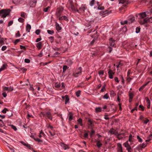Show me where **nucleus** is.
<instances>
[{
	"label": "nucleus",
	"instance_id": "1",
	"mask_svg": "<svg viewBox=\"0 0 152 152\" xmlns=\"http://www.w3.org/2000/svg\"><path fill=\"white\" fill-rule=\"evenodd\" d=\"M41 117H45L46 119H49L52 120L53 118V116L51 115V113L49 111L45 112H41Z\"/></svg>",
	"mask_w": 152,
	"mask_h": 152
},
{
	"label": "nucleus",
	"instance_id": "2",
	"mask_svg": "<svg viewBox=\"0 0 152 152\" xmlns=\"http://www.w3.org/2000/svg\"><path fill=\"white\" fill-rule=\"evenodd\" d=\"M11 11L10 9H4L0 10V16L2 18H5L7 15H8Z\"/></svg>",
	"mask_w": 152,
	"mask_h": 152
},
{
	"label": "nucleus",
	"instance_id": "3",
	"mask_svg": "<svg viewBox=\"0 0 152 152\" xmlns=\"http://www.w3.org/2000/svg\"><path fill=\"white\" fill-rule=\"evenodd\" d=\"M148 23H152V17H151L150 18H144L143 20H141L140 21V23L142 25H144Z\"/></svg>",
	"mask_w": 152,
	"mask_h": 152
},
{
	"label": "nucleus",
	"instance_id": "4",
	"mask_svg": "<svg viewBox=\"0 0 152 152\" xmlns=\"http://www.w3.org/2000/svg\"><path fill=\"white\" fill-rule=\"evenodd\" d=\"M147 15L146 14V12H144L139 14L137 15V17H138V18L141 19L140 21L141 20H143L144 18L146 17Z\"/></svg>",
	"mask_w": 152,
	"mask_h": 152
},
{
	"label": "nucleus",
	"instance_id": "5",
	"mask_svg": "<svg viewBox=\"0 0 152 152\" xmlns=\"http://www.w3.org/2000/svg\"><path fill=\"white\" fill-rule=\"evenodd\" d=\"M77 72L75 73H73V75L75 77H77L79 75H80L81 74L82 69L81 67H79L77 70Z\"/></svg>",
	"mask_w": 152,
	"mask_h": 152
},
{
	"label": "nucleus",
	"instance_id": "6",
	"mask_svg": "<svg viewBox=\"0 0 152 152\" xmlns=\"http://www.w3.org/2000/svg\"><path fill=\"white\" fill-rule=\"evenodd\" d=\"M69 7L73 11H75V12H78L77 10L76 9L75 6H74L72 2V1H69Z\"/></svg>",
	"mask_w": 152,
	"mask_h": 152
},
{
	"label": "nucleus",
	"instance_id": "7",
	"mask_svg": "<svg viewBox=\"0 0 152 152\" xmlns=\"http://www.w3.org/2000/svg\"><path fill=\"white\" fill-rule=\"evenodd\" d=\"M13 88L12 87L10 86V87H3V90L4 91H7L8 92H11L12 91H13Z\"/></svg>",
	"mask_w": 152,
	"mask_h": 152
},
{
	"label": "nucleus",
	"instance_id": "8",
	"mask_svg": "<svg viewBox=\"0 0 152 152\" xmlns=\"http://www.w3.org/2000/svg\"><path fill=\"white\" fill-rule=\"evenodd\" d=\"M108 74L109 75V77L110 79H113V75L115 74L114 72H113L110 69H108Z\"/></svg>",
	"mask_w": 152,
	"mask_h": 152
},
{
	"label": "nucleus",
	"instance_id": "9",
	"mask_svg": "<svg viewBox=\"0 0 152 152\" xmlns=\"http://www.w3.org/2000/svg\"><path fill=\"white\" fill-rule=\"evenodd\" d=\"M60 145L65 150L68 149L69 148V147L67 145H66L63 143H61Z\"/></svg>",
	"mask_w": 152,
	"mask_h": 152
},
{
	"label": "nucleus",
	"instance_id": "10",
	"mask_svg": "<svg viewBox=\"0 0 152 152\" xmlns=\"http://www.w3.org/2000/svg\"><path fill=\"white\" fill-rule=\"evenodd\" d=\"M108 10H106L105 11H102L100 12V14L101 15H105L107 14L110 13H111V11H110L109 12H107Z\"/></svg>",
	"mask_w": 152,
	"mask_h": 152
},
{
	"label": "nucleus",
	"instance_id": "11",
	"mask_svg": "<svg viewBox=\"0 0 152 152\" xmlns=\"http://www.w3.org/2000/svg\"><path fill=\"white\" fill-rule=\"evenodd\" d=\"M110 45L112 47H113L115 44V40H113L112 38H111L109 39Z\"/></svg>",
	"mask_w": 152,
	"mask_h": 152
},
{
	"label": "nucleus",
	"instance_id": "12",
	"mask_svg": "<svg viewBox=\"0 0 152 152\" xmlns=\"http://www.w3.org/2000/svg\"><path fill=\"white\" fill-rule=\"evenodd\" d=\"M118 152H123L121 145L120 143L118 144Z\"/></svg>",
	"mask_w": 152,
	"mask_h": 152
},
{
	"label": "nucleus",
	"instance_id": "13",
	"mask_svg": "<svg viewBox=\"0 0 152 152\" xmlns=\"http://www.w3.org/2000/svg\"><path fill=\"white\" fill-rule=\"evenodd\" d=\"M63 8H58L57 9L56 11V14L58 15H59L60 13L63 11Z\"/></svg>",
	"mask_w": 152,
	"mask_h": 152
},
{
	"label": "nucleus",
	"instance_id": "14",
	"mask_svg": "<svg viewBox=\"0 0 152 152\" xmlns=\"http://www.w3.org/2000/svg\"><path fill=\"white\" fill-rule=\"evenodd\" d=\"M31 29V26L29 24H27L26 26V31L29 32Z\"/></svg>",
	"mask_w": 152,
	"mask_h": 152
},
{
	"label": "nucleus",
	"instance_id": "15",
	"mask_svg": "<svg viewBox=\"0 0 152 152\" xmlns=\"http://www.w3.org/2000/svg\"><path fill=\"white\" fill-rule=\"evenodd\" d=\"M56 29L58 31L61 30V27H60L59 26V24L57 23H56Z\"/></svg>",
	"mask_w": 152,
	"mask_h": 152
},
{
	"label": "nucleus",
	"instance_id": "16",
	"mask_svg": "<svg viewBox=\"0 0 152 152\" xmlns=\"http://www.w3.org/2000/svg\"><path fill=\"white\" fill-rule=\"evenodd\" d=\"M4 39L3 38H0V44L2 45L4 44Z\"/></svg>",
	"mask_w": 152,
	"mask_h": 152
},
{
	"label": "nucleus",
	"instance_id": "17",
	"mask_svg": "<svg viewBox=\"0 0 152 152\" xmlns=\"http://www.w3.org/2000/svg\"><path fill=\"white\" fill-rule=\"evenodd\" d=\"M42 44V43L41 42L37 44L36 47L39 49H41V46Z\"/></svg>",
	"mask_w": 152,
	"mask_h": 152
},
{
	"label": "nucleus",
	"instance_id": "18",
	"mask_svg": "<svg viewBox=\"0 0 152 152\" xmlns=\"http://www.w3.org/2000/svg\"><path fill=\"white\" fill-rule=\"evenodd\" d=\"M149 83V82H147V83H146L143 86H141L139 89V91H141V90H143L144 89V88L145 87V86H146L148 83Z\"/></svg>",
	"mask_w": 152,
	"mask_h": 152
},
{
	"label": "nucleus",
	"instance_id": "19",
	"mask_svg": "<svg viewBox=\"0 0 152 152\" xmlns=\"http://www.w3.org/2000/svg\"><path fill=\"white\" fill-rule=\"evenodd\" d=\"M135 20L134 17H132L129 19L128 23H132Z\"/></svg>",
	"mask_w": 152,
	"mask_h": 152
},
{
	"label": "nucleus",
	"instance_id": "20",
	"mask_svg": "<svg viewBox=\"0 0 152 152\" xmlns=\"http://www.w3.org/2000/svg\"><path fill=\"white\" fill-rule=\"evenodd\" d=\"M73 115V114L72 113L69 112V120L70 121H71L72 119Z\"/></svg>",
	"mask_w": 152,
	"mask_h": 152
},
{
	"label": "nucleus",
	"instance_id": "21",
	"mask_svg": "<svg viewBox=\"0 0 152 152\" xmlns=\"http://www.w3.org/2000/svg\"><path fill=\"white\" fill-rule=\"evenodd\" d=\"M7 65L5 64H4L0 68V72L4 70L6 68Z\"/></svg>",
	"mask_w": 152,
	"mask_h": 152
},
{
	"label": "nucleus",
	"instance_id": "22",
	"mask_svg": "<svg viewBox=\"0 0 152 152\" xmlns=\"http://www.w3.org/2000/svg\"><path fill=\"white\" fill-rule=\"evenodd\" d=\"M59 20H67V17L65 16H62V17H60L59 18Z\"/></svg>",
	"mask_w": 152,
	"mask_h": 152
},
{
	"label": "nucleus",
	"instance_id": "23",
	"mask_svg": "<svg viewBox=\"0 0 152 152\" xmlns=\"http://www.w3.org/2000/svg\"><path fill=\"white\" fill-rule=\"evenodd\" d=\"M81 91L80 90H78L76 92V96L77 97L80 96V95Z\"/></svg>",
	"mask_w": 152,
	"mask_h": 152
},
{
	"label": "nucleus",
	"instance_id": "24",
	"mask_svg": "<svg viewBox=\"0 0 152 152\" xmlns=\"http://www.w3.org/2000/svg\"><path fill=\"white\" fill-rule=\"evenodd\" d=\"M95 111L96 112H100L101 111V108L100 107H96Z\"/></svg>",
	"mask_w": 152,
	"mask_h": 152
},
{
	"label": "nucleus",
	"instance_id": "25",
	"mask_svg": "<svg viewBox=\"0 0 152 152\" xmlns=\"http://www.w3.org/2000/svg\"><path fill=\"white\" fill-rule=\"evenodd\" d=\"M67 68V66L66 65L63 66V73H64L66 70Z\"/></svg>",
	"mask_w": 152,
	"mask_h": 152
},
{
	"label": "nucleus",
	"instance_id": "26",
	"mask_svg": "<svg viewBox=\"0 0 152 152\" xmlns=\"http://www.w3.org/2000/svg\"><path fill=\"white\" fill-rule=\"evenodd\" d=\"M69 100V99L68 96H65V103L66 104Z\"/></svg>",
	"mask_w": 152,
	"mask_h": 152
},
{
	"label": "nucleus",
	"instance_id": "27",
	"mask_svg": "<svg viewBox=\"0 0 152 152\" xmlns=\"http://www.w3.org/2000/svg\"><path fill=\"white\" fill-rule=\"evenodd\" d=\"M129 98L132 99L134 97V94L132 92H129Z\"/></svg>",
	"mask_w": 152,
	"mask_h": 152
},
{
	"label": "nucleus",
	"instance_id": "28",
	"mask_svg": "<svg viewBox=\"0 0 152 152\" xmlns=\"http://www.w3.org/2000/svg\"><path fill=\"white\" fill-rule=\"evenodd\" d=\"M108 94L106 93L103 96V98L104 99H107L109 98Z\"/></svg>",
	"mask_w": 152,
	"mask_h": 152
},
{
	"label": "nucleus",
	"instance_id": "29",
	"mask_svg": "<svg viewBox=\"0 0 152 152\" xmlns=\"http://www.w3.org/2000/svg\"><path fill=\"white\" fill-rule=\"evenodd\" d=\"M34 140L36 141L37 142H42V140H41L38 139V138H33Z\"/></svg>",
	"mask_w": 152,
	"mask_h": 152
},
{
	"label": "nucleus",
	"instance_id": "30",
	"mask_svg": "<svg viewBox=\"0 0 152 152\" xmlns=\"http://www.w3.org/2000/svg\"><path fill=\"white\" fill-rule=\"evenodd\" d=\"M124 146L126 148L130 146L128 143V141L126 142L125 143H124Z\"/></svg>",
	"mask_w": 152,
	"mask_h": 152
},
{
	"label": "nucleus",
	"instance_id": "31",
	"mask_svg": "<svg viewBox=\"0 0 152 152\" xmlns=\"http://www.w3.org/2000/svg\"><path fill=\"white\" fill-rule=\"evenodd\" d=\"M48 33L52 35L54 33V31H51L49 30H47Z\"/></svg>",
	"mask_w": 152,
	"mask_h": 152
},
{
	"label": "nucleus",
	"instance_id": "32",
	"mask_svg": "<svg viewBox=\"0 0 152 152\" xmlns=\"http://www.w3.org/2000/svg\"><path fill=\"white\" fill-rule=\"evenodd\" d=\"M95 0H92L90 3V5L92 6L94 5V4Z\"/></svg>",
	"mask_w": 152,
	"mask_h": 152
},
{
	"label": "nucleus",
	"instance_id": "33",
	"mask_svg": "<svg viewBox=\"0 0 152 152\" xmlns=\"http://www.w3.org/2000/svg\"><path fill=\"white\" fill-rule=\"evenodd\" d=\"M140 28L139 27H137L136 29V32L138 33L140 32Z\"/></svg>",
	"mask_w": 152,
	"mask_h": 152
},
{
	"label": "nucleus",
	"instance_id": "34",
	"mask_svg": "<svg viewBox=\"0 0 152 152\" xmlns=\"http://www.w3.org/2000/svg\"><path fill=\"white\" fill-rule=\"evenodd\" d=\"M128 22V21L127 20H125L124 21H121V25H124L125 24H126Z\"/></svg>",
	"mask_w": 152,
	"mask_h": 152
},
{
	"label": "nucleus",
	"instance_id": "35",
	"mask_svg": "<svg viewBox=\"0 0 152 152\" xmlns=\"http://www.w3.org/2000/svg\"><path fill=\"white\" fill-rule=\"evenodd\" d=\"M105 86H106V85H104L102 87V89L100 91L101 92H104L105 90Z\"/></svg>",
	"mask_w": 152,
	"mask_h": 152
},
{
	"label": "nucleus",
	"instance_id": "36",
	"mask_svg": "<svg viewBox=\"0 0 152 152\" xmlns=\"http://www.w3.org/2000/svg\"><path fill=\"white\" fill-rule=\"evenodd\" d=\"M146 100L147 103V105H151L150 100L148 98H146Z\"/></svg>",
	"mask_w": 152,
	"mask_h": 152
},
{
	"label": "nucleus",
	"instance_id": "37",
	"mask_svg": "<svg viewBox=\"0 0 152 152\" xmlns=\"http://www.w3.org/2000/svg\"><path fill=\"white\" fill-rule=\"evenodd\" d=\"M7 111H8V110L6 108H4L2 111V112L3 113H6Z\"/></svg>",
	"mask_w": 152,
	"mask_h": 152
},
{
	"label": "nucleus",
	"instance_id": "38",
	"mask_svg": "<svg viewBox=\"0 0 152 152\" xmlns=\"http://www.w3.org/2000/svg\"><path fill=\"white\" fill-rule=\"evenodd\" d=\"M24 19L22 18H19L18 19V20L19 22H21V23H23L24 21Z\"/></svg>",
	"mask_w": 152,
	"mask_h": 152
},
{
	"label": "nucleus",
	"instance_id": "39",
	"mask_svg": "<svg viewBox=\"0 0 152 152\" xmlns=\"http://www.w3.org/2000/svg\"><path fill=\"white\" fill-rule=\"evenodd\" d=\"M137 138L139 142H142V139L139 136H137Z\"/></svg>",
	"mask_w": 152,
	"mask_h": 152
},
{
	"label": "nucleus",
	"instance_id": "40",
	"mask_svg": "<svg viewBox=\"0 0 152 152\" xmlns=\"http://www.w3.org/2000/svg\"><path fill=\"white\" fill-rule=\"evenodd\" d=\"M126 0H120L119 1V3L124 4L126 2Z\"/></svg>",
	"mask_w": 152,
	"mask_h": 152
},
{
	"label": "nucleus",
	"instance_id": "41",
	"mask_svg": "<svg viewBox=\"0 0 152 152\" xmlns=\"http://www.w3.org/2000/svg\"><path fill=\"white\" fill-rule=\"evenodd\" d=\"M104 73V72L103 70H101L99 71L98 74L99 75H103Z\"/></svg>",
	"mask_w": 152,
	"mask_h": 152
},
{
	"label": "nucleus",
	"instance_id": "42",
	"mask_svg": "<svg viewBox=\"0 0 152 152\" xmlns=\"http://www.w3.org/2000/svg\"><path fill=\"white\" fill-rule=\"evenodd\" d=\"M40 30L39 29H37L35 33L37 35H39L40 34Z\"/></svg>",
	"mask_w": 152,
	"mask_h": 152
},
{
	"label": "nucleus",
	"instance_id": "43",
	"mask_svg": "<svg viewBox=\"0 0 152 152\" xmlns=\"http://www.w3.org/2000/svg\"><path fill=\"white\" fill-rule=\"evenodd\" d=\"M11 126L12 129H13L15 131H16L17 130V129L15 126L13 125H11Z\"/></svg>",
	"mask_w": 152,
	"mask_h": 152
},
{
	"label": "nucleus",
	"instance_id": "44",
	"mask_svg": "<svg viewBox=\"0 0 152 152\" xmlns=\"http://www.w3.org/2000/svg\"><path fill=\"white\" fill-rule=\"evenodd\" d=\"M126 149L128 152H131V148L130 146L126 148Z\"/></svg>",
	"mask_w": 152,
	"mask_h": 152
},
{
	"label": "nucleus",
	"instance_id": "45",
	"mask_svg": "<svg viewBox=\"0 0 152 152\" xmlns=\"http://www.w3.org/2000/svg\"><path fill=\"white\" fill-rule=\"evenodd\" d=\"M147 146L146 143H143L141 146V147L143 148H145Z\"/></svg>",
	"mask_w": 152,
	"mask_h": 152
},
{
	"label": "nucleus",
	"instance_id": "46",
	"mask_svg": "<svg viewBox=\"0 0 152 152\" xmlns=\"http://www.w3.org/2000/svg\"><path fill=\"white\" fill-rule=\"evenodd\" d=\"M7 47L6 46H2L1 48V50L4 51L5 50L7 49Z\"/></svg>",
	"mask_w": 152,
	"mask_h": 152
},
{
	"label": "nucleus",
	"instance_id": "47",
	"mask_svg": "<svg viewBox=\"0 0 152 152\" xmlns=\"http://www.w3.org/2000/svg\"><path fill=\"white\" fill-rule=\"evenodd\" d=\"M96 145L98 148H100L102 145V144L100 143H96Z\"/></svg>",
	"mask_w": 152,
	"mask_h": 152
},
{
	"label": "nucleus",
	"instance_id": "48",
	"mask_svg": "<svg viewBox=\"0 0 152 152\" xmlns=\"http://www.w3.org/2000/svg\"><path fill=\"white\" fill-rule=\"evenodd\" d=\"M132 79V78H130L129 75L128 74H127V80L128 81H130Z\"/></svg>",
	"mask_w": 152,
	"mask_h": 152
},
{
	"label": "nucleus",
	"instance_id": "49",
	"mask_svg": "<svg viewBox=\"0 0 152 152\" xmlns=\"http://www.w3.org/2000/svg\"><path fill=\"white\" fill-rule=\"evenodd\" d=\"M98 9L100 10H103L104 9V7L103 6L100 7L99 6L98 7Z\"/></svg>",
	"mask_w": 152,
	"mask_h": 152
},
{
	"label": "nucleus",
	"instance_id": "50",
	"mask_svg": "<svg viewBox=\"0 0 152 152\" xmlns=\"http://www.w3.org/2000/svg\"><path fill=\"white\" fill-rule=\"evenodd\" d=\"M27 147L28 148H29V149H31V147L30 146L29 144L27 143L26 144V145L25 146Z\"/></svg>",
	"mask_w": 152,
	"mask_h": 152
},
{
	"label": "nucleus",
	"instance_id": "51",
	"mask_svg": "<svg viewBox=\"0 0 152 152\" xmlns=\"http://www.w3.org/2000/svg\"><path fill=\"white\" fill-rule=\"evenodd\" d=\"M109 132L112 134H115V133L114 131L111 129L109 131Z\"/></svg>",
	"mask_w": 152,
	"mask_h": 152
},
{
	"label": "nucleus",
	"instance_id": "52",
	"mask_svg": "<svg viewBox=\"0 0 152 152\" xmlns=\"http://www.w3.org/2000/svg\"><path fill=\"white\" fill-rule=\"evenodd\" d=\"M24 61L25 63H29L30 62V60L28 59H25L24 60Z\"/></svg>",
	"mask_w": 152,
	"mask_h": 152
},
{
	"label": "nucleus",
	"instance_id": "53",
	"mask_svg": "<svg viewBox=\"0 0 152 152\" xmlns=\"http://www.w3.org/2000/svg\"><path fill=\"white\" fill-rule=\"evenodd\" d=\"M20 32L19 31H18L17 32L16 34V37H19L20 36Z\"/></svg>",
	"mask_w": 152,
	"mask_h": 152
},
{
	"label": "nucleus",
	"instance_id": "54",
	"mask_svg": "<svg viewBox=\"0 0 152 152\" xmlns=\"http://www.w3.org/2000/svg\"><path fill=\"white\" fill-rule=\"evenodd\" d=\"M50 40L51 41V42H53L54 37H50L49 38Z\"/></svg>",
	"mask_w": 152,
	"mask_h": 152
},
{
	"label": "nucleus",
	"instance_id": "55",
	"mask_svg": "<svg viewBox=\"0 0 152 152\" xmlns=\"http://www.w3.org/2000/svg\"><path fill=\"white\" fill-rule=\"evenodd\" d=\"M107 49V50H109V53H110L111 51L112 50V48L110 47H109Z\"/></svg>",
	"mask_w": 152,
	"mask_h": 152
},
{
	"label": "nucleus",
	"instance_id": "56",
	"mask_svg": "<svg viewBox=\"0 0 152 152\" xmlns=\"http://www.w3.org/2000/svg\"><path fill=\"white\" fill-rule=\"evenodd\" d=\"M21 16L22 17L25 18V13L23 12H22L21 13Z\"/></svg>",
	"mask_w": 152,
	"mask_h": 152
},
{
	"label": "nucleus",
	"instance_id": "57",
	"mask_svg": "<svg viewBox=\"0 0 152 152\" xmlns=\"http://www.w3.org/2000/svg\"><path fill=\"white\" fill-rule=\"evenodd\" d=\"M20 70L23 71V72H25L26 71L27 69L23 68H20Z\"/></svg>",
	"mask_w": 152,
	"mask_h": 152
},
{
	"label": "nucleus",
	"instance_id": "58",
	"mask_svg": "<svg viewBox=\"0 0 152 152\" xmlns=\"http://www.w3.org/2000/svg\"><path fill=\"white\" fill-rule=\"evenodd\" d=\"M49 8V7H48L47 8H44L43 10L45 12H48V9Z\"/></svg>",
	"mask_w": 152,
	"mask_h": 152
},
{
	"label": "nucleus",
	"instance_id": "59",
	"mask_svg": "<svg viewBox=\"0 0 152 152\" xmlns=\"http://www.w3.org/2000/svg\"><path fill=\"white\" fill-rule=\"evenodd\" d=\"M20 39H18L15 40L14 43L15 44H16L17 43L20 41Z\"/></svg>",
	"mask_w": 152,
	"mask_h": 152
},
{
	"label": "nucleus",
	"instance_id": "60",
	"mask_svg": "<svg viewBox=\"0 0 152 152\" xmlns=\"http://www.w3.org/2000/svg\"><path fill=\"white\" fill-rule=\"evenodd\" d=\"M95 131L94 130H92L91 131V132L90 134L91 137L92 135L94 134L95 133Z\"/></svg>",
	"mask_w": 152,
	"mask_h": 152
},
{
	"label": "nucleus",
	"instance_id": "61",
	"mask_svg": "<svg viewBox=\"0 0 152 152\" xmlns=\"http://www.w3.org/2000/svg\"><path fill=\"white\" fill-rule=\"evenodd\" d=\"M13 23V22L12 21H10L8 23V26H10Z\"/></svg>",
	"mask_w": 152,
	"mask_h": 152
},
{
	"label": "nucleus",
	"instance_id": "62",
	"mask_svg": "<svg viewBox=\"0 0 152 152\" xmlns=\"http://www.w3.org/2000/svg\"><path fill=\"white\" fill-rule=\"evenodd\" d=\"M114 80H115V82H117L118 83L119 82V81L118 80V78L117 77H115V78H114Z\"/></svg>",
	"mask_w": 152,
	"mask_h": 152
},
{
	"label": "nucleus",
	"instance_id": "63",
	"mask_svg": "<svg viewBox=\"0 0 152 152\" xmlns=\"http://www.w3.org/2000/svg\"><path fill=\"white\" fill-rule=\"evenodd\" d=\"M132 134H130V135L129 136V141L130 142L132 141Z\"/></svg>",
	"mask_w": 152,
	"mask_h": 152
},
{
	"label": "nucleus",
	"instance_id": "64",
	"mask_svg": "<svg viewBox=\"0 0 152 152\" xmlns=\"http://www.w3.org/2000/svg\"><path fill=\"white\" fill-rule=\"evenodd\" d=\"M139 107L141 109V110L142 111L144 110V107L142 105H139Z\"/></svg>",
	"mask_w": 152,
	"mask_h": 152
}]
</instances>
